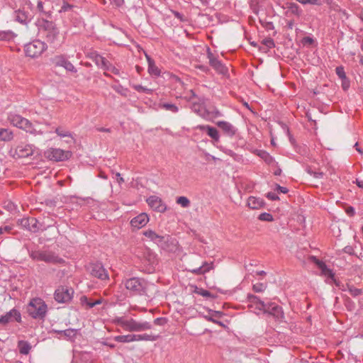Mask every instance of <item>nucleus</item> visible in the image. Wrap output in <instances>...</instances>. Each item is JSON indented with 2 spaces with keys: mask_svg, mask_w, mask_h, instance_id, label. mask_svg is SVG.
Returning a JSON list of instances; mask_svg holds the SVG:
<instances>
[{
  "mask_svg": "<svg viewBox=\"0 0 363 363\" xmlns=\"http://www.w3.org/2000/svg\"><path fill=\"white\" fill-rule=\"evenodd\" d=\"M313 259H314L315 264L320 269L321 275L326 277V283L332 284L333 279L335 278V274L332 269H329L324 262L317 259L315 257H313Z\"/></svg>",
  "mask_w": 363,
  "mask_h": 363,
  "instance_id": "dca6fc26",
  "label": "nucleus"
},
{
  "mask_svg": "<svg viewBox=\"0 0 363 363\" xmlns=\"http://www.w3.org/2000/svg\"><path fill=\"white\" fill-rule=\"evenodd\" d=\"M148 205L157 212H164L166 211V205L162 202L161 199L156 196H151L147 199Z\"/></svg>",
  "mask_w": 363,
  "mask_h": 363,
  "instance_id": "6ab92c4d",
  "label": "nucleus"
},
{
  "mask_svg": "<svg viewBox=\"0 0 363 363\" xmlns=\"http://www.w3.org/2000/svg\"><path fill=\"white\" fill-rule=\"evenodd\" d=\"M267 198L269 199L271 201H277V200L279 199V198L277 196V194H275L274 192H268L267 194Z\"/></svg>",
  "mask_w": 363,
  "mask_h": 363,
  "instance_id": "5fc2aeb1",
  "label": "nucleus"
},
{
  "mask_svg": "<svg viewBox=\"0 0 363 363\" xmlns=\"http://www.w3.org/2000/svg\"><path fill=\"white\" fill-rule=\"evenodd\" d=\"M148 62V72L150 75L158 77L160 74V69L156 66L153 60L147 56Z\"/></svg>",
  "mask_w": 363,
  "mask_h": 363,
  "instance_id": "7c9ffc66",
  "label": "nucleus"
},
{
  "mask_svg": "<svg viewBox=\"0 0 363 363\" xmlns=\"http://www.w3.org/2000/svg\"><path fill=\"white\" fill-rule=\"evenodd\" d=\"M247 300L249 301V307L254 308L255 310L259 311H263L265 308L267 303L262 301L258 296L252 294L247 296Z\"/></svg>",
  "mask_w": 363,
  "mask_h": 363,
  "instance_id": "aec40b11",
  "label": "nucleus"
},
{
  "mask_svg": "<svg viewBox=\"0 0 363 363\" xmlns=\"http://www.w3.org/2000/svg\"><path fill=\"white\" fill-rule=\"evenodd\" d=\"M125 287L133 295H143L146 293L147 282L144 279L133 277L125 280Z\"/></svg>",
  "mask_w": 363,
  "mask_h": 363,
  "instance_id": "423d86ee",
  "label": "nucleus"
},
{
  "mask_svg": "<svg viewBox=\"0 0 363 363\" xmlns=\"http://www.w3.org/2000/svg\"><path fill=\"white\" fill-rule=\"evenodd\" d=\"M306 172L313 176L315 179H322L324 176V173L323 172L315 171L311 167H307L306 168Z\"/></svg>",
  "mask_w": 363,
  "mask_h": 363,
  "instance_id": "4c0bfd02",
  "label": "nucleus"
},
{
  "mask_svg": "<svg viewBox=\"0 0 363 363\" xmlns=\"http://www.w3.org/2000/svg\"><path fill=\"white\" fill-rule=\"evenodd\" d=\"M37 9H38V11L40 12L44 13L45 14H48V16H50V13L45 12L44 9H43V3L41 1H39L38 2Z\"/></svg>",
  "mask_w": 363,
  "mask_h": 363,
  "instance_id": "bf43d9fd",
  "label": "nucleus"
},
{
  "mask_svg": "<svg viewBox=\"0 0 363 363\" xmlns=\"http://www.w3.org/2000/svg\"><path fill=\"white\" fill-rule=\"evenodd\" d=\"M47 48L48 46L45 42L35 40L26 44L24 47V51L26 56L35 58L40 56Z\"/></svg>",
  "mask_w": 363,
  "mask_h": 363,
  "instance_id": "0eeeda50",
  "label": "nucleus"
},
{
  "mask_svg": "<svg viewBox=\"0 0 363 363\" xmlns=\"http://www.w3.org/2000/svg\"><path fill=\"white\" fill-rule=\"evenodd\" d=\"M149 221V217L145 213H142L139 214L138 216L134 217L130 220V225L133 228L136 229H140L143 227H144Z\"/></svg>",
  "mask_w": 363,
  "mask_h": 363,
  "instance_id": "4be33fe9",
  "label": "nucleus"
},
{
  "mask_svg": "<svg viewBox=\"0 0 363 363\" xmlns=\"http://www.w3.org/2000/svg\"><path fill=\"white\" fill-rule=\"evenodd\" d=\"M12 36V32L11 31H0V40H9Z\"/></svg>",
  "mask_w": 363,
  "mask_h": 363,
  "instance_id": "3c124183",
  "label": "nucleus"
},
{
  "mask_svg": "<svg viewBox=\"0 0 363 363\" xmlns=\"http://www.w3.org/2000/svg\"><path fill=\"white\" fill-rule=\"evenodd\" d=\"M286 8L288 9V12L291 13L292 14L299 17L302 14V10L299 7V6L294 2H288L286 3Z\"/></svg>",
  "mask_w": 363,
  "mask_h": 363,
  "instance_id": "2f4dec72",
  "label": "nucleus"
},
{
  "mask_svg": "<svg viewBox=\"0 0 363 363\" xmlns=\"http://www.w3.org/2000/svg\"><path fill=\"white\" fill-rule=\"evenodd\" d=\"M113 322L128 332H143L150 330L152 327L150 322L137 321L133 318H126L123 316L116 317Z\"/></svg>",
  "mask_w": 363,
  "mask_h": 363,
  "instance_id": "f03ea898",
  "label": "nucleus"
},
{
  "mask_svg": "<svg viewBox=\"0 0 363 363\" xmlns=\"http://www.w3.org/2000/svg\"><path fill=\"white\" fill-rule=\"evenodd\" d=\"M19 224L23 228L33 233L45 230V228L43 227V225L40 224L35 218L33 217L23 218L19 220Z\"/></svg>",
  "mask_w": 363,
  "mask_h": 363,
  "instance_id": "4468645a",
  "label": "nucleus"
},
{
  "mask_svg": "<svg viewBox=\"0 0 363 363\" xmlns=\"http://www.w3.org/2000/svg\"><path fill=\"white\" fill-rule=\"evenodd\" d=\"M262 44L267 47V49L272 48L275 44L274 40L271 38H265L262 40Z\"/></svg>",
  "mask_w": 363,
  "mask_h": 363,
  "instance_id": "de8ad7c7",
  "label": "nucleus"
},
{
  "mask_svg": "<svg viewBox=\"0 0 363 363\" xmlns=\"http://www.w3.org/2000/svg\"><path fill=\"white\" fill-rule=\"evenodd\" d=\"M194 292L196 294L202 296L203 297H213L211 294L208 290H205L201 288L196 287Z\"/></svg>",
  "mask_w": 363,
  "mask_h": 363,
  "instance_id": "37998d69",
  "label": "nucleus"
},
{
  "mask_svg": "<svg viewBox=\"0 0 363 363\" xmlns=\"http://www.w3.org/2000/svg\"><path fill=\"white\" fill-rule=\"evenodd\" d=\"M90 274L101 280H106L108 279V275L106 270L101 263H92L89 265Z\"/></svg>",
  "mask_w": 363,
  "mask_h": 363,
  "instance_id": "2eb2a0df",
  "label": "nucleus"
},
{
  "mask_svg": "<svg viewBox=\"0 0 363 363\" xmlns=\"http://www.w3.org/2000/svg\"><path fill=\"white\" fill-rule=\"evenodd\" d=\"M265 203L261 198L250 196L247 199V206L252 209H259L264 206Z\"/></svg>",
  "mask_w": 363,
  "mask_h": 363,
  "instance_id": "393cba45",
  "label": "nucleus"
},
{
  "mask_svg": "<svg viewBox=\"0 0 363 363\" xmlns=\"http://www.w3.org/2000/svg\"><path fill=\"white\" fill-rule=\"evenodd\" d=\"M8 121L13 126L25 130L33 135H43V132L40 130H37L33 124L27 118L22 117L21 115L10 113L8 115Z\"/></svg>",
  "mask_w": 363,
  "mask_h": 363,
  "instance_id": "20e7f679",
  "label": "nucleus"
},
{
  "mask_svg": "<svg viewBox=\"0 0 363 363\" xmlns=\"http://www.w3.org/2000/svg\"><path fill=\"white\" fill-rule=\"evenodd\" d=\"M51 63L55 67H63L66 71L76 73L77 72L75 67L69 62L67 57L62 55H55L51 59Z\"/></svg>",
  "mask_w": 363,
  "mask_h": 363,
  "instance_id": "f8f14e48",
  "label": "nucleus"
},
{
  "mask_svg": "<svg viewBox=\"0 0 363 363\" xmlns=\"http://www.w3.org/2000/svg\"><path fill=\"white\" fill-rule=\"evenodd\" d=\"M55 132L56 134L60 138H69L72 140H74L72 133L69 130H67L62 127H58L55 129Z\"/></svg>",
  "mask_w": 363,
  "mask_h": 363,
  "instance_id": "c9c22d12",
  "label": "nucleus"
},
{
  "mask_svg": "<svg viewBox=\"0 0 363 363\" xmlns=\"http://www.w3.org/2000/svg\"><path fill=\"white\" fill-rule=\"evenodd\" d=\"M207 55L210 65L216 72L223 74H225L228 72V68L213 55V54L211 52L210 48H208Z\"/></svg>",
  "mask_w": 363,
  "mask_h": 363,
  "instance_id": "f3484780",
  "label": "nucleus"
},
{
  "mask_svg": "<svg viewBox=\"0 0 363 363\" xmlns=\"http://www.w3.org/2000/svg\"><path fill=\"white\" fill-rule=\"evenodd\" d=\"M33 146L30 145H19L16 148V154L19 157H27L33 154Z\"/></svg>",
  "mask_w": 363,
  "mask_h": 363,
  "instance_id": "5701e85b",
  "label": "nucleus"
},
{
  "mask_svg": "<svg viewBox=\"0 0 363 363\" xmlns=\"http://www.w3.org/2000/svg\"><path fill=\"white\" fill-rule=\"evenodd\" d=\"M16 320L18 323L21 322V315L20 312L13 308L10 311L7 312L5 315H1L0 318V324L6 325L9 322Z\"/></svg>",
  "mask_w": 363,
  "mask_h": 363,
  "instance_id": "a211bd4d",
  "label": "nucleus"
},
{
  "mask_svg": "<svg viewBox=\"0 0 363 363\" xmlns=\"http://www.w3.org/2000/svg\"><path fill=\"white\" fill-rule=\"evenodd\" d=\"M53 333L63 335L67 340H73L77 335V330L73 328H69L64 330H53Z\"/></svg>",
  "mask_w": 363,
  "mask_h": 363,
  "instance_id": "a878e982",
  "label": "nucleus"
},
{
  "mask_svg": "<svg viewBox=\"0 0 363 363\" xmlns=\"http://www.w3.org/2000/svg\"><path fill=\"white\" fill-rule=\"evenodd\" d=\"M176 202L183 208H187L190 206V201L186 196L177 197Z\"/></svg>",
  "mask_w": 363,
  "mask_h": 363,
  "instance_id": "ea45409f",
  "label": "nucleus"
},
{
  "mask_svg": "<svg viewBox=\"0 0 363 363\" xmlns=\"http://www.w3.org/2000/svg\"><path fill=\"white\" fill-rule=\"evenodd\" d=\"M11 230L12 228L9 225L0 227V235H3L4 233H9Z\"/></svg>",
  "mask_w": 363,
  "mask_h": 363,
  "instance_id": "6e6d98bb",
  "label": "nucleus"
},
{
  "mask_svg": "<svg viewBox=\"0 0 363 363\" xmlns=\"http://www.w3.org/2000/svg\"><path fill=\"white\" fill-rule=\"evenodd\" d=\"M117 342L129 343L133 342V334L117 335L113 337Z\"/></svg>",
  "mask_w": 363,
  "mask_h": 363,
  "instance_id": "f704fd0d",
  "label": "nucleus"
},
{
  "mask_svg": "<svg viewBox=\"0 0 363 363\" xmlns=\"http://www.w3.org/2000/svg\"><path fill=\"white\" fill-rule=\"evenodd\" d=\"M212 263L204 262L201 266L190 269L189 271L194 274L201 275L208 272L212 269Z\"/></svg>",
  "mask_w": 363,
  "mask_h": 363,
  "instance_id": "bb28decb",
  "label": "nucleus"
},
{
  "mask_svg": "<svg viewBox=\"0 0 363 363\" xmlns=\"http://www.w3.org/2000/svg\"><path fill=\"white\" fill-rule=\"evenodd\" d=\"M79 300L80 303L82 306H86L87 308H91L94 307V301L89 300L87 296H82Z\"/></svg>",
  "mask_w": 363,
  "mask_h": 363,
  "instance_id": "a19ab883",
  "label": "nucleus"
},
{
  "mask_svg": "<svg viewBox=\"0 0 363 363\" xmlns=\"http://www.w3.org/2000/svg\"><path fill=\"white\" fill-rule=\"evenodd\" d=\"M159 106L161 108L171 111L172 113H177L179 111V108L174 104L162 103L160 104Z\"/></svg>",
  "mask_w": 363,
  "mask_h": 363,
  "instance_id": "e433bc0d",
  "label": "nucleus"
},
{
  "mask_svg": "<svg viewBox=\"0 0 363 363\" xmlns=\"http://www.w3.org/2000/svg\"><path fill=\"white\" fill-rule=\"evenodd\" d=\"M332 284H334L337 287H338L339 289L342 291H346L347 289V284H343L340 280L337 279L336 278L333 279Z\"/></svg>",
  "mask_w": 363,
  "mask_h": 363,
  "instance_id": "09e8293b",
  "label": "nucleus"
},
{
  "mask_svg": "<svg viewBox=\"0 0 363 363\" xmlns=\"http://www.w3.org/2000/svg\"><path fill=\"white\" fill-rule=\"evenodd\" d=\"M355 183L358 187L363 189V180L357 179Z\"/></svg>",
  "mask_w": 363,
  "mask_h": 363,
  "instance_id": "774afa93",
  "label": "nucleus"
},
{
  "mask_svg": "<svg viewBox=\"0 0 363 363\" xmlns=\"http://www.w3.org/2000/svg\"><path fill=\"white\" fill-rule=\"evenodd\" d=\"M259 220L263 221H273L274 218L272 214L269 213H262L258 217Z\"/></svg>",
  "mask_w": 363,
  "mask_h": 363,
  "instance_id": "a18cd8bd",
  "label": "nucleus"
},
{
  "mask_svg": "<svg viewBox=\"0 0 363 363\" xmlns=\"http://www.w3.org/2000/svg\"><path fill=\"white\" fill-rule=\"evenodd\" d=\"M264 27L267 30H274V24H273L272 22H266L264 24Z\"/></svg>",
  "mask_w": 363,
  "mask_h": 363,
  "instance_id": "0e129e2a",
  "label": "nucleus"
},
{
  "mask_svg": "<svg viewBox=\"0 0 363 363\" xmlns=\"http://www.w3.org/2000/svg\"><path fill=\"white\" fill-rule=\"evenodd\" d=\"M302 43L303 44H308V45H311L314 43V40L313 38L311 37H309V36H306V37H304L302 40Z\"/></svg>",
  "mask_w": 363,
  "mask_h": 363,
  "instance_id": "4d7b16f0",
  "label": "nucleus"
},
{
  "mask_svg": "<svg viewBox=\"0 0 363 363\" xmlns=\"http://www.w3.org/2000/svg\"><path fill=\"white\" fill-rule=\"evenodd\" d=\"M133 342L135 341H155L158 336L150 334H133Z\"/></svg>",
  "mask_w": 363,
  "mask_h": 363,
  "instance_id": "c85d7f7f",
  "label": "nucleus"
},
{
  "mask_svg": "<svg viewBox=\"0 0 363 363\" xmlns=\"http://www.w3.org/2000/svg\"><path fill=\"white\" fill-rule=\"evenodd\" d=\"M276 190L278 191L279 192H281V193H283V194H286L289 191V190H288V189L286 187L281 186L279 184H277Z\"/></svg>",
  "mask_w": 363,
  "mask_h": 363,
  "instance_id": "052dcab7",
  "label": "nucleus"
},
{
  "mask_svg": "<svg viewBox=\"0 0 363 363\" xmlns=\"http://www.w3.org/2000/svg\"><path fill=\"white\" fill-rule=\"evenodd\" d=\"M342 86L344 90H347L350 86V82L346 78L345 79H342Z\"/></svg>",
  "mask_w": 363,
  "mask_h": 363,
  "instance_id": "69168bd1",
  "label": "nucleus"
},
{
  "mask_svg": "<svg viewBox=\"0 0 363 363\" xmlns=\"http://www.w3.org/2000/svg\"><path fill=\"white\" fill-rule=\"evenodd\" d=\"M345 212L350 216H353L354 215V213H355L354 208L352 206H348L345 209Z\"/></svg>",
  "mask_w": 363,
  "mask_h": 363,
  "instance_id": "680f3d73",
  "label": "nucleus"
},
{
  "mask_svg": "<svg viewBox=\"0 0 363 363\" xmlns=\"http://www.w3.org/2000/svg\"><path fill=\"white\" fill-rule=\"evenodd\" d=\"M13 133L9 128H0V141L9 142L13 140Z\"/></svg>",
  "mask_w": 363,
  "mask_h": 363,
  "instance_id": "c756f323",
  "label": "nucleus"
},
{
  "mask_svg": "<svg viewBox=\"0 0 363 363\" xmlns=\"http://www.w3.org/2000/svg\"><path fill=\"white\" fill-rule=\"evenodd\" d=\"M191 109L193 111L196 112L199 115L201 116L203 114V107L198 104H193L191 106Z\"/></svg>",
  "mask_w": 363,
  "mask_h": 363,
  "instance_id": "8fccbe9b",
  "label": "nucleus"
},
{
  "mask_svg": "<svg viewBox=\"0 0 363 363\" xmlns=\"http://www.w3.org/2000/svg\"><path fill=\"white\" fill-rule=\"evenodd\" d=\"M15 19L22 24H27L30 21L28 13L21 10L16 11Z\"/></svg>",
  "mask_w": 363,
  "mask_h": 363,
  "instance_id": "473e14b6",
  "label": "nucleus"
},
{
  "mask_svg": "<svg viewBox=\"0 0 363 363\" xmlns=\"http://www.w3.org/2000/svg\"><path fill=\"white\" fill-rule=\"evenodd\" d=\"M72 154L69 151H65L60 148H49L45 152V156L50 160L59 162L68 160Z\"/></svg>",
  "mask_w": 363,
  "mask_h": 363,
  "instance_id": "1a4fd4ad",
  "label": "nucleus"
},
{
  "mask_svg": "<svg viewBox=\"0 0 363 363\" xmlns=\"http://www.w3.org/2000/svg\"><path fill=\"white\" fill-rule=\"evenodd\" d=\"M30 257L35 261H42L47 264H64L65 261L50 250H36L29 252Z\"/></svg>",
  "mask_w": 363,
  "mask_h": 363,
  "instance_id": "39448f33",
  "label": "nucleus"
},
{
  "mask_svg": "<svg viewBox=\"0 0 363 363\" xmlns=\"http://www.w3.org/2000/svg\"><path fill=\"white\" fill-rule=\"evenodd\" d=\"M216 125L229 137L234 136L238 130L234 125L228 121H219L216 122Z\"/></svg>",
  "mask_w": 363,
  "mask_h": 363,
  "instance_id": "412c9836",
  "label": "nucleus"
},
{
  "mask_svg": "<svg viewBox=\"0 0 363 363\" xmlns=\"http://www.w3.org/2000/svg\"><path fill=\"white\" fill-rule=\"evenodd\" d=\"M26 311L32 318L43 320L48 313V305L42 298H34L28 303Z\"/></svg>",
  "mask_w": 363,
  "mask_h": 363,
  "instance_id": "7ed1b4c3",
  "label": "nucleus"
},
{
  "mask_svg": "<svg viewBox=\"0 0 363 363\" xmlns=\"http://www.w3.org/2000/svg\"><path fill=\"white\" fill-rule=\"evenodd\" d=\"M267 288V285L263 283H257L253 285L252 289L256 293L264 291Z\"/></svg>",
  "mask_w": 363,
  "mask_h": 363,
  "instance_id": "c03bdc74",
  "label": "nucleus"
},
{
  "mask_svg": "<svg viewBox=\"0 0 363 363\" xmlns=\"http://www.w3.org/2000/svg\"><path fill=\"white\" fill-rule=\"evenodd\" d=\"M143 234L163 249L167 247V243L170 238L169 235H160L152 230H147Z\"/></svg>",
  "mask_w": 363,
  "mask_h": 363,
  "instance_id": "ddd939ff",
  "label": "nucleus"
},
{
  "mask_svg": "<svg viewBox=\"0 0 363 363\" xmlns=\"http://www.w3.org/2000/svg\"><path fill=\"white\" fill-rule=\"evenodd\" d=\"M347 290H348L350 294L354 297H357L362 294V289H357L354 286L350 285L348 284H347Z\"/></svg>",
  "mask_w": 363,
  "mask_h": 363,
  "instance_id": "58836bf2",
  "label": "nucleus"
},
{
  "mask_svg": "<svg viewBox=\"0 0 363 363\" xmlns=\"http://www.w3.org/2000/svg\"><path fill=\"white\" fill-rule=\"evenodd\" d=\"M72 6L68 3L65 2L60 10V12H66L71 9Z\"/></svg>",
  "mask_w": 363,
  "mask_h": 363,
  "instance_id": "13d9d810",
  "label": "nucleus"
},
{
  "mask_svg": "<svg viewBox=\"0 0 363 363\" xmlns=\"http://www.w3.org/2000/svg\"><path fill=\"white\" fill-rule=\"evenodd\" d=\"M154 323L156 325H164L166 323V318H157L154 320Z\"/></svg>",
  "mask_w": 363,
  "mask_h": 363,
  "instance_id": "e2e57ef3",
  "label": "nucleus"
},
{
  "mask_svg": "<svg viewBox=\"0 0 363 363\" xmlns=\"http://www.w3.org/2000/svg\"><path fill=\"white\" fill-rule=\"evenodd\" d=\"M172 13H173L174 16L178 18L180 21L184 22L186 21V18L182 13L177 11H172Z\"/></svg>",
  "mask_w": 363,
  "mask_h": 363,
  "instance_id": "603ef678",
  "label": "nucleus"
},
{
  "mask_svg": "<svg viewBox=\"0 0 363 363\" xmlns=\"http://www.w3.org/2000/svg\"><path fill=\"white\" fill-rule=\"evenodd\" d=\"M262 312L272 316L275 320L279 323L283 322L284 320V313L282 307L275 303H267L266 307Z\"/></svg>",
  "mask_w": 363,
  "mask_h": 363,
  "instance_id": "9b49d317",
  "label": "nucleus"
},
{
  "mask_svg": "<svg viewBox=\"0 0 363 363\" xmlns=\"http://www.w3.org/2000/svg\"><path fill=\"white\" fill-rule=\"evenodd\" d=\"M17 347L21 354L27 355L29 354L32 346L26 340H19L17 343Z\"/></svg>",
  "mask_w": 363,
  "mask_h": 363,
  "instance_id": "cd10ccee",
  "label": "nucleus"
},
{
  "mask_svg": "<svg viewBox=\"0 0 363 363\" xmlns=\"http://www.w3.org/2000/svg\"><path fill=\"white\" fill-rule=\"evenodd\" d=\"M336 74L341 79H345L347 78L344 67L342 66L337 67L335 69Z\"/></svg>",
  "mask_w": 363,
  "mask_h": 363,
  "instance_id": "49530a36",
  "label": "nucleus"
},
{
  "mask_svg": "<svg viewBox=\"0 0 363 363\" xmlns=\"http://www.w3.org/2000/svg\"><path fill=\"white\" fill-rule=\"evenodd\" d=\"M133 88L138 92L146 93L147 94H151L153 92L152 89L145 87L140 84H135L133 86Z\"/></svg>",
  "mask_w": 363,
  "mask_h": 363,
  "instance_id": "79ce46f5",
  "label": "nucleus"
},
{
  "mask_svg": "<svg viewBox=\"0 0 363 363\" xmlns=\"http://www.w3.org/2000/svg\"><path fill=\"white\" fill-rule=\"evenodd\" d=\"M39 35L52 48L60 45V30L55 23L45 18H38L35 23Z\"/></svg>",
  "mask_w": 363,
  "mask_h": 363,
  "instance_id": "f257e3e1",
  "label": "nucleus"
},
{
  "mask_svg": "<svg viewBox=\"0 0 363 363\" xmlns=\"http://www.w3.org/2000/svg\"><path fill=\"white\" fill-rule=\"evenodd\" d=\"M74 290L67 286H60L54 293V298L57 303H69L73 297Z\"/></svg>",
  "mask_w": 363,
  "mask_h": 363,
  "instance_id": "6e6552de",
  "label": "nucleus"
},
{
  "mask_svg": "<svg viewBox=\"0 0 363 363\" xmlns=\"http://www.w3.org/2000/svg\"><path fill=\"white\" fill-rule=\"evenodd\" d=\"M257 155L262 158L267 164H272L274 162V159L267 151L257 150Z\"/></svg>",
  "mask_w": 363,
  "mask_h": 363,
  "instance_id": "72a5a7b5",
  "label": "nucleus"
},
{
  "mask_svg": "<svg viewBox=\"0 0 363 363\" xmlns=\"http://www.w3.org/2000/svg\"><path fill=\"white\" fill-rule=\"evenodd\" d=\"M91 58L95 62L96 65L105 70L111 72L116 75H120V71L116 67H114L110 62H108L105 57H102L96 52H92L91 54Z\"/></svg>",
  "mask_w": 363,
  "mask_h": 363,
  "instance_id": "9d476101",
  "label": "nucleus"
},
{
  "mask_svg": "<svg viewBox=\"0 0 363 363\" xmlns=\"http://www.w3.org/2000/svg\"><path fill=\"white\" fill-rule=\"evenodd\" d=\"M296 1L303 5H305V4H312V5L318 4V0H296Z\"/></svg>",
  "mask_w": 363,
  "mask_h": 363,
  "instance_id": "864d4df0",
  "label": "nucleus"
},
{
  "mask_svg": "<svg viewBox=\"0 0 363 363\" xmlns=\"http://www.w3.org/2000/svg\"><path fill=\"white\" fill-rule=\"evenodd\" d=\"M197 128L201 130L206 131L207 135L215 141H219L220 135L218 130L216 128L208 125H199Z\"/></svg>",
  "mask_w": 363,
  "mask_h": 363,
  "instance_id": "b1692460",
  "label": "nucleus"
},
{
  "mask_svg": "<svg viewBox=\"0 0 363 363\" xmlns=\"http://www.w3.org/2000/svg\"><path fill=\"white\" fill-rule=\"evenodd\" d=\"M115 179H116L117 182L119 184H121L122 183L124 182L123 178L121 177V174L118 172L115 174Z\"/></svg>",
  "mask_w": 363,
  "mask_h": 363,
  "instance_id": "338daca9",
  "label": "nucleus"
}]
</instances>
